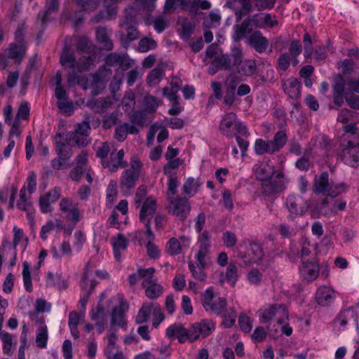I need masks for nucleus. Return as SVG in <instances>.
Returning <instances> with one entry per match:
<instances>
[{
    "instance_id": "nucleus-1",
    "label": "nucleus",
    "mask_w": 359,
    "mask_h": 359,
    "mask_svg": "<svg viewBox=\"0 0 359 359\" xmlns=\"http://www.w3.org/2000/svg\"><path fill=\"white\" fill-rule=\"evenodd\" d=\"M88 45L86 39H81L78 44V50L71 53L66 47L60 55V63L65 69L69 68L67 81L69 86L79 85L83 89H90V93L97 95L103 88V83L95 74L87 78L81 77L79 73L88 70L93 65L91 56L87 55L84 48Z\"/></svg>"
},
{
    "instance_id": "nucleus-2",
    "label": "nucleus",
    "mask_w": 359,
    "mask_h": 359,
    "mask_svg": "<svg viewBox=\"0 0 359 359\" xmlns=\"http://www.w3.org/2000/svg\"><path fill=\"white\" fill-rule=\"evenodd\" d=\"M253 171L256 178L262 182V187L266 194L284 190L289 182L283 172L275 170L274 165L269 158H264L255 164Z\"/></svg>"
},
{
    "instance_id": "nucleus-3",
    "label": "nucleus",
    "mask_w": 359,
    "mask_h": 359,
    "mask_svg": "<svg viewBox=\"0 0 359 359\" xmlns=\"http://www.w3.org/2000/svg\"><path fill=\"white\" fill-rule=\"evenodd\" d=\"M344 133L342 136L347 146L341 151L340 158L346 165L357 167L359 165V130L354 125L344 126Z\"/></svg>"
},
{
    "instance_id": "nucleus-4",
    "label": "nucleus",
    "mask_w": 359,
    "mask_h": 359,
    "mask_svg": "<svg viewBox=\"0 0 359 359\" xmlns=\"http://www.w3.org/2000/svg\"><path fill=\"white\" fill-rule=\"evenodd\" d=\"M147 188L140 186L136 191L135 196V205L137 208L141 207L140 220H151L157 210L156 199L152 196H146Z\"/></svg>"
},
{
    "instance_id": "nucleus-5",
    "label": "nucleus",
    "mask_w": 359,
    "mask_h": 359,
    "mask_svg": "<svg viewBox=\"0 0 359 359\" xmlns=\"http://www.w3.org/2000/svg\"><path fill=\"white\" fill-rule=\"evenodd\" d=\"M346 190L344 184H335L329 181L327 172L316 177L314 180V192L326 196L336 197Z\"/></svg>"
},
{
    "instance_id": "nucleus-6",
    "label": "nucleus",
    "mask_w": 359,
    "mask_h": 359,
    "mask_svg": "<svg viewBox=\"0 0 359 359\" xmlns=\"http://www.w3.org/2000/svg\"><path fill=\"white\" fill-rule=\"evenodd\" d=\"M142 164L136 158L130 161V166L124 170L120 177V189L126 194H129L135 188L140 178Z\"/></svg>"
},
{
    "instance_id": "nucleus-7",
    "label": "nucleus",
    "mask_w": 359,
    "mask_h": 359,
    "mask_svg": "<svg viewBox=\"0 0 359 359\" xmlns=\"http://www.w3.org/2000/svg\"><path fill=\"white\" fill-rule=\"evenodd\" d=\"M222 133L227 137L232 138L236 135L248 136V132L244 126L237 118L234 113H227L222 119L219 125Z\"/></svg>"
},
{
    "instance_id": "nucleus-8",
    "label": "nucleus",
    "mask_w": 359,
    "mask_h": 359,
    "mask_svg": "<svg viewBox=\"0 0 359 359\" xmlns=\"http://www.w3.org/2000/svg\"><path fill=\"white\" fill-rule=\"evenodd\" d=\"M201 303L206 311L217 316L224 311L227 304L224 298L216 297L211 287L207 289L202 294Z\"/></svg>"
},
{
    "instance_id": "nucleus-9",
    "label": "nucleus",
    "mask_w": 359,
    "mask_h": 359,
    "mask_svg": "<svg viewBox=\"0 0 359 359\" xmlns=\"http://www.w3.org/2000/svg\"><path fill=\"white\" fill-rule=\"evenodd\" d=\"M286 207L290 213L289 217L294 219L297 217L303 216L308 211L309 205L302 196L291 194L286 199Z\"/></svg>"
},
{
    "instance_id": "nucleus-10",
    "label": "nucleus",
    "mask_w": 359,
    "mask_h": 359,
    "mask_svg": "<svg viewBox=\"0 0 359 359\" xmlns=\"http://www.w3.org/2000/svg\"><path fill=\"white\" fill-rule=\"evenodd\" d=\"M215 323L211 320L204 319L201 322L195 323L191 325L189 329H187V341L194 342L196 341L200 336L205 337L215 330Z\"/></svg>"
},
{
    "instance_id": "nucleus-11",
    "label": "nucleus",
    "mask_w": 359,
    "mask_h": 359,
    "mask_svg": "<svg viewBox=\"0 0 359 359\" xmlns=\"http://www.w3.org/2000/svg\"><path fill=\"white\" fill-rule=\"evenodd\" d=\"M168 212L178 219L184 221L191 211V205L187 199L176 197L170 201Z\"/></svg>"
},
{
    "instance_id": "nucleus-12",
    "label": "nucleus",
    "mask_w": 359,
    "mask_h": 359,
    "mask_svg": "<svg viewBox=\"0 0 359 359\" xmlns=\"http://www.w3.org/2000/svg\"><path fill=\"white\" fill-rule=\"evenodd\" d=\"M259 320L262 323H266L273 319L276 316H278V323L283 325L285 323V320L287 319V313L281 306L271 305L265 308H262L259 311Z\"/></svg>"
},
{
    "instance_id": "nucleus-13",
    "label": "nucleus",
    "mask_w": 359,
    "mask_h": 359,
    "mask_svg": "<svg viewBox=\"0 0 359 359\" xmlns=\"http://www.w3.org/2000/svg\"><path fill=\"white\" fill-rule=\"evenodd\" d=\"M243 59V50L241 46H235L231 48L230 55H220L217 56V62L220 64L222 69L230 70L237 67Z\"/></svg>"
},
{
    "instance_id": "nucleus-14",
    "label": "nucleus",
    "mask_w": 359,
    "mask_h": 359,
    "mask_svg": "<svg viewBox=\"0 0 359 359\" xmlns=\"http://www.w3.org/2000/svg\"><path fill=\"white\" fill-rule=\"evenodd\" d=\"M60 210L66 213L68 219L77 223L81 217L78 205L69 198H64L60 202Z\"/></svg>"
},
{
    "instance_id": "nucleus-15",
    "label": "nucleus",
    "mask_w": 359,
    "mask_h": 359,
    "mask_svg": "<svg viewBox=\"0 0 359 359\" xmlns=\"http://www.w3.org/2000/svg\"><path fill=\"white\" fill-rule=\"evenodd\" d=\"M191 240L189 238L182 236L177 239L171 238L167 243L166 250L170 255H177L181 253L184 248H189Z\"/></svg>"
},
{
    "instance_id": "nucleus-16",
    "label": "nucleus",
    "mask_w": 359,
    "mask_h": 359,
    "mask_svg": "<svg viewBox=\"0 0 359 359\" xmlns=\"http://www.w3.org/2000/svg\"><path fill=\"white\" fill-rule=\"evenodd\" d=\"M61 196V189L55 187L39 198V207L43 213L51 211V203H55Z\"/></svg>"
},
{
    "instance_id": "nucleus-17",
    "label": "nucleus",
    "mask_w": 359,
    "mask_h": 359,
    "mask_svg": "<svg viewBox=\"0 0 359 359\" xmlns=\"http://www.w3.org/2000/svg\"><path fill=\"white\" fill-rule=\"evenodd\" d=\"M124 156L123 149L116 151L112 149L110 153L109 159H105L102 161V165L108 168L111 172H116L119 168L124 167L126 162L123 160Z\"/></svg>"
},
{
    "instance_id": "nucleus-18",
    "label": "nucleus",
    "mask_w": 359,
    "mask_h": 359,
    "mask_svg": "<svg viewBox=\"0 0 359 359\" xmlns=\"http://www.w3.org/2000/svg\"><path fill=\"white\" fill-rule=\"evenodd\" d=\"M316 302L321 306H328L335 299V292L327 286H320L316 292Z\"/></svg>"
},
{
    "instance_id": "nucleus-19",
    "label": "nucleus",
    "mask_w": 359,
    "mask_h": 359,
    "mask_svg": "<svg viewBox=\"0 0 359 359\" xmlns=\"http://www.w3.org/2000/svg\"><path fill=\"white\" fill-rule=\"evenodd\" d=\"M55 97L57 100V107L67 116L71 115L74 111L72 102L68 101V96L66 90L62 86L55 88Z\"/></svg>"
},
{
    "instance_id": "nucleus-20",
    "label": "nucleus",
    "mask_w": 359,
    "mask_h": 359,
    "mask_svg": "<svg viewBox=\"0 0 359 359\" xmlns=\"http://www.w3.org/2000/svg\"><path fill=\"white\" fill-rule=\"evenodd\" d=\"M248 43L259 53L266 52L269 48V41L259 31L249 36Z\"/></svg>"
},
{
    "instance_id": "nucleus-21",
    "label": "nucleus",
    "mask_w": 359,
    "mask_h": 359,
    "mask_svg": "<svg viewBox=\"0 0 359 359\" xmlns=\"http://www.w3.org/2000/svg\"><path fill=\"white\" fill-rule=\"evenodd\" d=\"M301 276L306 280L311 281L315 280L319 273V266L313 259L312 261H303L299 268Z\"/></svg>"
},
{
    "instance_id": "nucleus-22",
    "label": "nucleus",
    "mask_w": 359,
    "mask_h": 359,
    "mask_svg": "<svg viewBox=\"0 0 359 359\" xmlns=\"http://www.w3.org/2000/svg\"><path fill=\"white\" fill-rule=\"evenodd\" d=\"M255 28H273L278 25L275 17L269 13H258L252 16Z\"/></svg>"
},
{
    "instance_id": "nucleus-23",
    "label": "nucleus",
    "mask_w": 359,
    "mask_h": 359,
    "mask_svg": "<svg viewBox=\"0 0 359 359\" xmlns=\"http://www.w3.org/2000/svg\"><path fill=\"white\" fill-rule=\"evenodd\" d=\"M17 207L20 210L25 211L27 213L28 219L32 223L34 217V210L30 198L27 196L25 187H22L20 190V199L17 203Z\"/></svg>"
},
{
    "instance_id": "nucleus-24",
    "label": "nucleus",
    "mask_w": 359,
    "mask_h": 359,
    "mask_svg": "<svg viewBox=\"0 0 359 359\" xmlns=\"http://www.w3.org/2000/svg\"><path fill=\"white\" fill-rule=\"evenodd\" d=\"M166 336L177 339L180 343H184L187 341V329L180 323H174L167 328Z\"/></svg>"
},
{
    "instance_id": "nucleus-25",
    "label": "nucleus",
    "mask_w": 359,
    "mask_h": 359,
    "mask_svg": "<svg viewBox=\"0 0 359 359\" xmlns=\"http://www.w3.org/2000/svg\"><path fill=\"white\" fill-rule=\"evenodd\" d=\"M58 6V0H46L44 11L39 14V18H41L43 25L52 19L53 15L57 11Z\"/></svg>"
},
{
    "instance_id": "nucleus-26",
    "label": "nucleus",
    "mask_w": 359,
    "mask_h": 359,
    "mask_svg": "<svg viewBox=\"0 0 359 359\" xmlns=\"http://www.w3.org/2000/svg\"><path fill=\"white\" fill-rule=\"evenodd\" d=\"M133 21V18L130 17L128 18L126 17V20L121 22L120 23L121 27H124L126 26V36H125L124 34H121V40L123 43H126L127 41H132L135 39H137L139 37V32L133 25H128L130 22H132Z\"/></svg>"
},
{
    "instance_id": "nucleus-27",
    "label": "nucleus",
    "mask_w": 359,
    "mask_h": 359,
    "mask_svg": "<svg viewBox=\"0 0 359 359\" xmlns=\"http://www.w3.org/2000/svg\"><path fill=\"white\" fill-rule=\"evenodd\" d=\"M254 27L252 18L251 16L243 20L240 25L234 26V39L237 41L241 40L247 33H250Z\"/></svg>"
},
{
    "instance_id": "nucleus-28",
    "label": "nucleus",
    "mask_w": 359,
    "mask_h": 359,
    "mask_svg": "<svg viewBox=\"0 0 359 359\" xmlns=\"http://www.w3.org/2000/svg\"><path fill=\"white\" fill-rule=\"evenodd\" d=\"M111 243L114 248V257L119 261L122 252L127 248L128 241L123 234H118L116 237L111 238Z\"/></svg>"
},
{
    "instance_id": "nucleus-29",
    "label": "nucleus",
    "mask_w": 359,
    "mask_h": 359,
    "mask_svg": "<svg viewBox=\"0 0 359 359\" xmlns=\"http://www.w3.org/2000/svg\"><path fill=\"white\" fill-rule=\"evenodd\" d=\"M127 309L125 303L121 302L118 306L115 307L111 313V325H116L120 327H124L126 322L124 317V312Z\"/></svg>"
},
{
    "instance_id": "nucleus-30",
    "label": "nucleus",
    "mask_w": 359,
    "mask_h": 359,
    "mask_svg": "<svg viewBox=\"0 0 359 359\" xmlns=\"http://www.w3.org/2000/svg\"><path fill=\"white\" fill-rule=\"evenodd\" d=\"M65 140L69 145L79 147L85 146L90 142L88 135H82L76 132L68 133L66 135Z\"/></svg>"
},
{
    "instance_id": "nucleus-31",
    "label": "nucleus",
    "mask_w": 359,
    "mask_h": 359,
    "mask_svg": "<svg viewBox=\"0 0 359 359\" xmlns=\"http://www.w3.org/2000/svg\"><path fill=\"white\" fill-rule=\"evenodd\" d=\"M300 88L301 83L297 79H290L283 83L284 91L292 99L299 96Z\"/></svg>"
},
{
    "instance_id": "nucleus-32",
    "label": "nucleus",
    "mask_w": 359,
    "mask_h": 359,
    "mask_svg": "<svg viewBox=\"0 0 359 359\" xmlns=\"http://www.w3.org/2000/svg\"><path fill=\"white\" fill-rule=\"evenodd\" d=\"M60 138V134L57 135L55 137V151L60 158H63L67 161L72 155V150L69 147L70 145L67 143L61 142Z\"/></svg>"
},
{
    "instance_id": "nucleus-33",
    "label": "nucleus",
    "mask_w": 359,
    "mask_h": 359,
    "mask_svg": "<svg viewBox=\"0 0 359 359\" xmlns=\"http://www.w3.org/2000/svg\"><path fill=\"white\" fill-rule=\"evenodd\" d=\"M137 133L138 130L135 126L123 123L116 128L114 136L118 141L123 142L128 134H136Z\"/></svg>"
},
{
    "instance_id": "nucleus-34",
    "label": "nucleus",
    "mask_w": 359,
    "mask_h": 359,
    "mask_svg": "<svg viewBox=\"0 0 359 359\" xmlns=\"http://www.w3.org/2000/svg\"><path fill=\"white\" fill-rule=\"evenodd\" d=\"M337 121L344 124H346L348 122L351 123L349 125H354L355 126V123L359 122V114L357 112H352L348 109H342L337 116ZM347 124L346 126H348Z\"/></svg>"
},
{
    "instance_id": "nucleus-35",
    "label": "nucleus",
    "mask_w": 359,
    "mask_h": 359,
    "mask_svg": "<svg viewBox=\"0 0 359 359\" xmlns=\"http://www.w3.org/2000/svg\"><path fill=\"white\" fill-rule=\"evenodd\" d=\"M111 104L110 98H99L96 100L88 101L86 105L90 107L96 113H102L109 108Z\"/></svg>"
},
{
    "instance_id": "nucleus-36",
    "label": "nucleus",
    "mask_w": 359,
    "mask_h": 359,
    "mask_svg": "<svg viewBox=\"0 0 359 359\" xmlns=\"http://www.w3.org/2000/svg\"><path fill=\"white\" fill-rule=\"evenodd\" d=\"M156 304L144 303L142 308L140 309L137 315L136 316L135 321L137 324H142L146 323L151 313H153L154 306Z\"/></svg>"
},
{
    "instance_id": "nucleus-37",
    "label": "nucleus",
    "mask_w": 359,
    "mask_h": 359,
    "mask_svg": "<svg viewBox=\"0 0 359 359\" xmlns=\"http://www.w3.org/2000/svg\"><path fill=\"white\" fill-rule=\"evenodd\" d=\"M238 72L245 75L251 76L255 73L257 69L256 62L253 60L241 59V64L236 67Z\"/></svg>"
},
{
    "instance_id": "nucleus-38",
    "label": "nucleus",
    "mask_w": 359,
    "mask_h": 359,
    "mask_svg": "<svg viewBox=\"0 0 359 359\" xmlns=\"http://www.w3.org/2000/svg\"><path fill=\"white\" fill-rule=\"evenodd\" d=\"M162 104L161 100H158L152 95H146L142 102L143 110L148 113H154L159 105Z\"/></svg>"
},
{
    "instance_id": "nucleus-39",
    "label": "nucleus",
    "mask_w": 359,
    "mask_h": 359,
    "mask_svg": "<svg viewBox=\"0 0 359 359\" xmlns=\"http://www.w3.org/2000/svg\"><path fill=\"white\" fill-rule=\"evenodd\" d=\"M272 146L270 140L265 141L262 139H257L254 146L255 151L258 155L273 154L275 151Z\"/></svg>"
},
{
    "instance_id": "nucleus-40",
    "label": "nucleus",
    "mask_w": 359,
    "mask_h": 359,
    "mask_svg": "<svg viewBox=\"0 0 359 359\" xmlns=\"http://www.w3.org/2000/svg\"><path fill=\"white\" fill-rule=\"evenodd\" d=\"M117 183L114 180L110 181L107 188L106 194V205L111 208L117 198Z\"/></svg>"
},
{
    "instance_id": "nucleus-41",
    "label": "nucleus",
    "mask_w": 359,
    "mask_h": 359,
    "mask_svg": "<svg viewBox=\"0 0 359 359\" xmlns=\"http://www.w3.org/2000/svg\"><path fill=\"white\" fill-rule=\"evenodd\" d=\"M97 39L102 44V48L110 50L113 48V43L109 39L106 28L98 27L96 31Z\"/></svg>"
},
{
    "instance_id": "nucleus-42",
    "label": "nucleus",
    "mask_w": 359,
    "mask_h": 359,
    "mask_svg": "<svg viewBox=\"0 0 359 359\" xmlns=\"http://www.w3.org/2000/svg\"><path fill=\"white\" fill-rule=\"evenodd\" d=\"M287 140V137L285 130H279L278 131L271 143L272 144V147L275 152L280 150L286 144Z\"/></svg>"
},
{
    "instance_id": "nucleus-43",
    "label": "nucleus",
    "mask_w": 359,
    "mask_h": 359,
    "mask_svg": "<svg viewBox=\"0 0 359 359\" xmlns=\"http://www.w3.org/2000/svg\"><path fill=\"white\" fill-rule=\"evenodd\" d=\"M0 339L3 342L4 353L8 355L11 354V348L13 344L14 336L5 331L0 332Z\"/></svg>"
},
{
    "instance_id": "nucleus-44",
    "label": "nucleus",
    "mask_w": 359,
    "mask_h": 359,
    "mask_svg": "<svg viewBox=\"0 0 359 359\" xmlns=\"http://www.w3.org/2000/svg\"><path fill=\"white\" fill-rule=\"evenodd\" d=\"M46 283L50 286H56L59 289L66 288L67 285L65 279L60 273H53L49 272L47 276Z\"/></svg>"
},
{
    "instance_id": "nucleus-45",
    "label": "nucleus",
    "mask_w": 359,
    "mask_h": 359,
    "mask_svg": "<svg viewBox=\"0 0 359 359\" xmlns=\"http://www.w3.org/2000/svg\"><path fill=\"white\" fill-rule=\"evenodd\" d=\"M25 53V48L22 45L12 44L8 48V56L16 62H20L23 58Z\"/></svg>"
},
{
    "instance_id": "nucleus-46",
    "label": "nucleus",
    "mask_w": 359,
    "mask_h": 359,
    "mask_svg": "<svg viewBox=\"0 0 359 359\" xmlns=\"http://www.w3.org/2000/svg\"><path fill=\"white\" fill-rule=\"evenodd\" d=\"M48 330L45 325H41L37 330L36 343L39 348L46 347L48 341Z\"/></svg>"
},
{
    "instance_id": "nucleus-47",
    "label": "nucleus",
    "mask_w": 359,
    "mask_h": 359,
    "mask_svg": "<svg viewBox=\"0 0 359 359\" xmlns=\"http://www.w3.org/2000/svg\"><path fill=\"white\" fill-rule=\"evenodd\" d=\"M145 287V294L149 299H154L160 297L163 293V287L156 282L150 283Z\"/></svg>"
},
{
    "instance_id": "nucleus-48",
    "label": "nucleus",
    "mask_w": 359,
    "mask_h": 359,
    "mask_svg": "<svg viewBox=\"0 0 359 359\" xmlns=\"http://www.w3.org/2000/svg\"><path fill=\"white\" fill-rule=\"evenodd\" d=\"M62 229L60 222L56 221H49L43 225L41 230V237L42 239L46 240L48 238V233L53 230L60 231Z\"/></svg>"
},
{
    "instance_id": "nucleus-49",
    "label": "nucleus",
    "mask_w": 359,
    "mask_h": 359,
    "mask_svg": "<svg viewBox=\"0 0 359 359\" xmlns=\"http://www.w3.org/2000/svg\"><path fill=\"white\" fill-rule=\"evenodd\" d=\"M188 266L195 279L200 281L205 280L207 275L203 271L205 267H201L198 264L196 265L193 262H189Z\"/></svg>"
},
{
    "instance_id": "nucleus-50",
    "label": "nucleus",
    "mask_w": 359,
    "mask_h": 359,
    "mask_svg": "<svg viewBox=\"0 0 359 359\" xmlns=\"http://www.w3.org/2000/svg\"><path fill=\"white\" fill-rule=\"evenodd\" d=\"M181 25V37L184 40H188L194 32L195 23L184 18L182 19Z\"/></svg>"
},
{
    "instance_id": "nucleus-51",
    "label": "nucleus",
    "mask_w": 359,
    "mask_h": 359,
    "mask_svg": "<svg viewBox=\"0 0 359 359\" xmlns=\"http://www.w3.org/2000/svg\"><path fill=\"white\" fill-rule=\"evenodd\" d=\"M155 271L156 270L154 267L138 269V275L144 279L142 282L143 287H147V285L155 282L153 280V276Z\"/></svg>"
},
{
    "instance_id": "nucleus-52",
    "label": "nucleus",
    "mask_w": 359,
    "mask_h": 359,
    "mask_svg": "<svg viewBox=\"0 0 359 359\" xmlns=\"http://www.w3.org/2000/svg\"><path fill=\"white\" fill-rule=\"evenodd\" d=\"M224 311L222 325L226 328H230L234 325L237 314L233 308L225 309Z\"/></svg>"
},
{
    "instance_id": "nucleus-53",
    "label": "nucleus",
    "mask_w": 359,
    "mask_h": 359,
    "mask_svg": "<svg viewBox=\"0 0 359 359\" xmlns=\"http://www.w3.org/2000/svg\"><path fill=\"white\" fill-rule=\"evenodd\" d=\"M22 267L23 269L22 273L25 290L27 292H32L33 287L31 278L30 266L27 262H23Z\"/></svg>"
},
{
    "instance_id": "nucleus-54",
    "label": "nucleus",
    "mask_w": 359,
    "mask_h": 359,
    "mask_svg": "<svg viewBox=\"0 0 359 359\" xmlns=\"http://www.w3.org/2000/svg\"><path fill=\"white\" fill-rule=\"evenodd\" d=\"M198 186L197 180L193 177H189L183 184V191L186 194L193 196L197 192Z\"/></svg>"
},
{
    "instance_id": "nucleus-55",
    "label": "nucleus",
    "mask_w": 359,
    "mask_h": 359,
    "mask_svg": "<svg viewBox=\"0 0 359 359\" xmlns=\"http://www.w3.org/2000/svg\"><path fill=\"white\" fill-rule=\"evenodd\" d=\"M156 42L147 37L142 39L138 45V50L141 53H146L150 50H154L156 48Z\"/></svg>"
},
{
    "instance_id": "nucleus-56",
    "label": "nucleus",
    "mask_w": 359,
    "mask_h": 359,
    "mask_svg": "<svg viewBox=\"0 0 359 359\" xmlns=\"http://www.w3.org/2000/svg\"><path fill=\"white\" fill-rule=\"evenodd\" d=\"M74 249L76 250V252H79L81 251L83 246L86 243L85 234L81 231H76L74 233Z\"/></svg>"
},
{
    "instance_id": "nucleus-57",
    "label": "nucleus",
    "mask_w": 359,
    "mask_h": 359,
    "mask_svg": "<svg viewBox=\"0 0 359 359\" xmlns=\"http://www.w3.org/2000/svg\"><path fill=\"white\" fill-rule=\"evenodd\" d=\"M114 148V144L112 143L104 142L102 144L100 147H99L97 149V156L102 159V162L107 159V155Z\"/></svg>"
},
{
    "instance_id": "nucleus-58",
    "label": "nucleus",
    "mask_w": 359,
    "mask_h": 359,
    "mask_svg": "<svg viewBox=\"0 0 359 359\" xmlns=\"http://www.w3.org/2000/svg\"><path fill=\"white\" fill-rule=\"evenodd\" d=\"M226 278L231 285H234L238 278V269L235 264L230 263L226 271Z\"/></svg>"
},
{
    "instance_id": "nucleus-59",
    "label": "nucleus",
    "mask_w": 359,
    "mask_h": 359,
    "mask_svg": "<svg viewBox=\"0 0 359 359\" xmlns=\"http://www.w3.org/2000/svg\"><path fill=\"white\" fill-rule=\"evenodd\" d=\"M163 74V71L159 67L154 69L147 77L148 83L150 85H156L159 83L161 81L162 76Z\"/></svg>"
},
{
    "instance_id": "nucleus-60",
    "label": "nucleus",
    "mask_w": 359,
    "mask_h": 359,
    "mask_svg": "<svg viewBox=\"0 0 359 359\" xmlns=\"http://www.w3.org/2000/svg\"><path fill=\"white\" fill-rule=\"evenodd\" d=\"M290 57L288 53H283L279 55L277 60V69L279 71H285L290 66Z\"/></svg>"
},
{
    "instance_id": "nucleus-61",
    "label": "nucleus",
    "mask_w": 359,
    "mask_h": 359,
    "mask_svg": "<svg viewBox=\"0 0 359 359\" xmlns=\"http://www.w3.org/2000/svg\"><path fill=\"white\" fill-rule=\"evenodd\" d=\"M168 163L163 167V172L167 176H171L172 170L177 169L182 164V161L179 158L168 160Z\"/></svg>"
},
{
    "instance_id": "nucleus-62",
    "label": "nucleus",
    "mask_w": 359,
    "mask_h": 359,
    "mask_svg": "<svg viewBox=\"0 0 359 359\" xmlns=\"http://www.w3.org/2000/svg\"><path fill=\"white\" fill-rule=\"evenodd\" d=\"M241 329L245 333H249L252 329L251 320L245 314H241L238 319Z\"/></svg>"
},
{
    "instance_id": "nucleus-63",
    "label": "nucleus",
    "mask_w": 359,
    "mask_h": 359,
    "mask_svg": "<svg viewBox=\"0 0 359 359\" xmlns=\"http://www.w3.org/2000/svg\"><path fill=\"white\" fill-rule=\"evenodd\" d=\"M198 249L209 250L210 247V236L207 231L202 232L198 238Z\"/></svg>"
},
{
    "instance_id": "nucleus-64",
    "label": "nucleus",
    "mask_w": 359,
    "mask_h": 359,
    "mask_svg": "<svg viewBox=\"0 0 359 359\" xmlns=\"http://www.w3.org/2000/svg\"><path fill=\"white\" fill-rule=\"evenodd\" d=\"M222 241L226 248H232L237 242V237L233 232L226 231L223 234Z\"/></svg>"
}]
</instances>
